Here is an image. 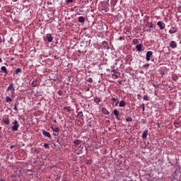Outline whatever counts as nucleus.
Listing matches in <instances>:
<instances>
[{
    "mask_svg": "<svg viewBox=\"0 0 181 181\" xmlns=\"http://www.w3.org/2000/svg\"><path fill=\"white\" fill-rule=\"evenodd\" d=\"M136 40H134V42H135V41L136 42Z\"/></svg>",
    "mask_w": 181,
    "mask_h": 181,
    "instance_id": "obj_45",
    "label": "nucleus"
},
{
    "mask_svg": "<svg viewBox=\"0 0 181 181\" xmlns=\"http://www.w3.org/2000/svg\"><path fill=\"white\" fill-rule=\"evenodd\" d=\"M149 28H150L151 29L153 28V24L151 23V24L149 25Z\"/></svg>",
    "mask_w": 181,
    "mask_h": 181,
    "instance_id": "obj_33",
    "label": "nucleus"
},
{
    "mask_svg": "<svg viewBox=\"0 0 181 181\" xmlns=\"http://www.w3.org/2000/svg\"><path fill=\"white\" fill-rule=\"evenodd\" d=\"M144 66L145 67H149V64H146Z\"/></svg>",
    "mask_w": 181,
    "mask_h": 181,
    "instance_id": "obj_35",
    "label": "nucleus"
},
{
    "mask_svg": "<svg viewBox=\"0 0 181 181\" xmlns=\"http://www.w3.org/2000/svg\"><path fill=\"white\" fill-rule=\"evenodd\" d=\"M113 114L116 117L117 119L119 121V112H118L117 110H114Z\"/></svg>",
    "mask_w": 181,
    "mask_h": 181,
    "instance_id": "obj_7",
    "label": "nucleus"
},
{
    "mask_svg": "<svg viewBox=\"0 0 181 181\" xmlns=\"http://www.w3.org/2000/svg\"><path fill=\"white\" fill-rule=\"evenodd\" d=\"M88 164H90V160H88Z\"/></svg>",
    "mask_w": 181,
    "mask_h": 181,
    "instance_id": "obj_40",
    "label": "nucleus"
},
{
    "mask_svg": "<svg viewBox=\"0 0 181 181\" xmlns=\"http://www.w3.org/2000/svg\"><path fill=\"white\" fill-rule=\"evenodd\" d=\"M6 91H11V97L13 98V94H15V87H13V83H11L8 87L7 88Z\"/></svg>",
    "mask_w": 181,
    "mask_h": 181,
    "instance_id": "obj_1",
    "label": "nucleus"
},
{
    "mask_svg": "<svg viewBox=\"0 0 181 181\" xmlns=\"http://www.w3.org/2000/svg\"><path fill=\"white\" fill-rule=\"evenodd\" d=\"M102 112H103V114H105V115H108V114H110L108 110L104 107L102 109Z\"/></svg>",
    "mask_w": 181,
    "mask_h": 181,
    "instance_id": "obj_19",
    "label": "nucleus"
},
{
    "mask_svg": "<svg viewBox=\"0 0 181 181\" xmlns=\"http://www.w3.org/2000/svg\"><path fill=\"white\" fill-rule=\"evenodd\" d=\"M4 123L6 124V125H9V117H6L3 119Z\"/></svg>",
    "mask_w": 181,
    "mask_h": 181,
    "instance_id": "obj_12",
    "label": "nucleus"
},
{
    "mask_svg": "<svg viewBox=\"0 0 181 181\" xmlns=\"http://www.w3.org/2000/svg\"><path fill=\"white\" fill-rule=\"evenodd\" d=\"M116 4H117V1H115V2H114V5H115Z\"/></svg>",
    "mask_w": 181,
    "mask_h": 181,
    "instance_id": "obj_43",
    "label": "nucleus"
},
{
    "mask_svg": "<svg viewBox=\"0 0 181 181\" xmlns=\"http://www.w3.org/2000/svg\"><path fill=\"white\" fill-rule=\"evenodd\" d=\"M0 63H2V59L0 58Z\"/></svg>",
    "mask_w": 181,
    "mask_h": 181,
    "instance_id": "obj_41",
    "label": "nucleus"
},
{
    "mask_svg": "<svg viewBox=\"0 0 181 181\" xmlns=\"http://www.w3.org/2000/svg\"><path fill=\"white\" fill-rule=\"evenodd\" d=\"M13 126L11 127L12 131H14L16 132L18 129H19V124L18 123V120H14L13 122Z\"/></svg>",
    "mask_w": 181,
    "mask_h": 181,
    "instance_id": "obj_2",
    "label": "nucleus"
},
{
    "mask_svg": "<svg viewBox=\"0 0 181 181\" xmlns=\"http://www.w3.org/2000/svg\"><path fill=\"white\" fill-rule=\"evenodd\" d=\"M31 86L33 87H36V86H37V79H35L33 81Z\"/></svg>",
    "mask_w": 181,
    "mask_h": 181,
    "instance_id": "obj_16",
    "label": "nucleus"
},
{
    "mask_svg": "<svg viewBox=\"0 0 181 181\" xmlns=\"http://www.w3.org/2000/svg\"><path fill=\"white\" fill-rule=\"evenodd\" d=\"M127 105V103L124 100H121L119 103V107H125Z\"/></svg>",
    "mask_w": 181,
    "mask_h": 181,
    "instance_id": "obj_14",
    "label": "nucleus"
},
{
    "mask_svg": "<svg viewBox=\"0 0 181 181\" xmlns=\"http://www.w3.org/2000/svg\"><path fill=\"white\" fill-rule=\"evenodd\" d=\"M113 76H115V78H118V76L115 75V74H112Z\"/></svg>",
    "mask_w": 181,
    "mask_h": 181,
    "instance_id": "obj_34",
    "label": "nucleus"
},
{
    "mask_svg": "<svg viewBox=\"0 0 181 181\" xmlns=\"http://www.w3.org/2000/svg\"><path fill=\"white\" fill-rule=\"evenodd\" d=\"M142 110H143V111H145V105H143Z\"/></svg>",
    "mask_w": 181,
    "mask_h": 181,
    "instance_id": "obj_36",
    "label": "nucleus"
},
{
    "mask_svg": "<svg viewBox=\"0 0 181 181\" xmlns=\"http://www.w3.org/2000/svg\"><path fill=\"white\" fill-rule=\"evenodd\" d=\"M74 144L77 148H81V141L78 139L74 141Z\"/></svg>",
    "mask_w": 181,
    "mask_h": 181,
    "instance_id": "obj_8",
    "label": "nucleus"
},
{
    "mask_svg": "<svg viewBox=\"0 0 181 181\" xmlns=\"http://www.w3.org/2000/svg\"><path fill=\"white\" fill-rule=\"evenodd\" d=\"M88 81L89 83H93V78H89L88 79Z\"/></svg>",
    "mask_w": 181,
    "mask_h": 181,
    "instance_id": "obj_28",
    "label": "nucleus"
},
{
    "mask_svg": "<svg viewBox=\"0 0 181 181\" xmlns=\"http://www.w3.org/2000/svg\"><path fill=\"white\" fill-rule=\"evenodd\" d=\"M105 12H108V8L104 9Z\"/></svg>",
    "mask_w": 181,
    "mask_h": 181,
    "instance_id": "obj_37",
    "label": "nucleus"
},
{
    "mask_svg": "<svg viewBox=\"0 0 181 181\" xmlns=\"http://www.w3.org/2000/svg\"><path fill=\"white\" fill-rule=\"evenodd\" d=\"M142 138L145 139L148 136V130H145L142 134Z\"/></svg>",
    "mask_w": 181,
    "mask_h": 181,
    "instance_id": "obj_15",
    "label": "nucleus"
},
{
    "mask_svg": "<svg viewBox=\"0 0 181 181\" xmlns=\"http://www.w3.org/2000/svg\"><path fill=\"white\" fill-rule=\"evenodd\" d=\"M176 32H177V29L175 28H171L169 30L170 35H173V33H176Z\"/></svg>",
    "mask_w": 181,
    "mask_h": 181,
    "instance_id": "obj_9",
    "label": "nucleus"
},
{
    "mask_svg": "<svg viewBox=\"0 0 181 181\" xmlns=\"http://www.w3.org/2000/svg\"><path fill=\"white\" fill-rule=\"evenodd\" d=\"M78 115H79L80 117H83V112H78Z\"/></svg>",
    "mask_w": 181,
    "mask_h": 181,
    "instance_id": "obj_31",
    "label": "nucleus"
},
{
    "mask_svg": "<svg viewBox=\"0 0 181 181\" xmlns=\"http://www.w3.org/2000/svg\"><path fill=\"white\" fill-rule=\"evenodd\" d=\"M157 26H158V28H160V29L161 30H163V29H165V28H166V25L164 23H163L162 21H158L157 23Z\"/></svg>",
    "mask_w": 181,
    "mask_h": 181,
    "instance_id": "obj_3",
    "label": "nucleus"
},
{
    "mask_svg": "<svg viewBox=\"0 0 181 181\" xmlns=\"http://www.w3.org/2000/svg\"><path fill=\"white\" fill-rule=\"evenodd\" d=\"M94 101L95 103H96V104H100V103L101 102V99L100 98H94Z\"/></svg>",
    "mask_w": 181,
    "mask_h": 181,
    "instance_id": "obj_18",
    "label": "nucleus"
},
{
    "mask_svg": "<svg viewBox=\"0 0 181 181\" xmlns=\"http://www.w3.org/2000/svg\"><path fill=\"white\" fill-rule=\"evenodd\" d=\"M71 2H73V0H66V3H67V4H70V3H71Z\"/></svg>",
    "mask_w": 181,
    "mask_h": 181,
    "instance_id": "obj_30",
    "label": "nucleus"
},
{
    "mask_svg": "<svg viewBox=\"0 0 181 181\" xmlns=\"http://www.w3.org/2000/svg\"><path fill=\"white\" fill-rule=\"evenodd\" d=\"M170 47L171 49H176L177 47V43L175 41H171L170 42Z\"/></svg>",
    "mask_w": 181,
    "mask_h": 181,
    "instance_id": "obj_5",
    "label": "nucleus"
},
{
    "mask_svg": "<svg viewBox=\"0 0 181 181\" xmlns=\"http://www.w3.org/2000/svg\"><path fill=\"white\" fill-rule=\"evenodd\" d=\"M136 49L137 52H142V45L141 44H139L136 46Z\"/></svg>",
    "mask_w": 181,
    "mask_h": 181,
    "instance_id": "obj_11",
    "label": "nucleus"
},
{
    "mask_svg": "<svg viewBox=\"0 0 181 181\" xmlns=\"http://www.w3.org/2000/svg\"><path fill=\"white\" fill-rule=\"evenodd\" d=\"M46 37L47 42H49V43L53 42V37H52V34H47Z\"/></svg>",
    "mask_w": 181,
    "mask_h": 181,
    "instance_id": "obj_6",
    "label": "nucleus"
},
{
    "mask_svg": "<svg viewBox=\"0 0 181 181\" xmlns=\"http://www.w3.org/2000/svg\"><path fill=\"white\" fill-rule=\"evenodd\" d=\"M0 181H6V180L1 179V180H0Z\"/></svg>",
    "mask_w": 181,
    "mask_h": 181,
    "instance_id": "obj_44",
    "label": "nucleus"
},
{
    "mask_svg": "<svg viewBox=\"0 0 181 181\" xmlns=\"http://www.w3.org/2000/svg\"><path fill=\"white\" fill-rule=\"evenodd\" d=\"M54 122H56V120H55V121H54Z\"/></svg>",
    "mask_w": 181,
    "mask_h": 181,
    "instance_id": "obj_48",
    "label": "nucleus"
},
{
    "mask_svg": "<svg viewBox=\"0 0 181 181\" xmlns=\"http://www.w3.org/2000/svg\"><path fill=\"white\" fill-rule=\"evenodd\" d=\"M11 149H13V146H10Z\"/></svg>",
    "mask_w": 181,
    "mask_h": 181,
    "instance_id": "obj_39",
    "label": "nucleus"
},
{
    "mask_svg": "<svg viewBox=\"0 0 181 181\" xmlns=\"http://www.w3.org/2000/svg\"><path fill=\"white\" fill-rule=\"evenodd\" d=\"M13 110H14L15 111H18V107H16V105H15Z\"/></svg>",
    "mask_w": 181,
    "mask_h": 181,
    "instance_id": "obj_32",
    "label": "nucleus"
},
{
    "mask_svg": "<svg viewBox=\"0 0 181 181\" xmlns=\"http://www.w3.org/2000/svg\"><path fill=\"white\" fill-rule=\"evenodd\" d=\"M65 110H66L67 112H70V107H65Z\"/></svg>",
    "mask_w": 181,
    "mask_h": 181,
    "instance_id": "obj_29",
    "label": "nucleus"
},
{
    "mask_svg": "<svg viewBox=\"0 0 181 181\" xmlns=\"http://www.w3.org/2000/svg\"><path fill=\"white\" fill-rule=\"evenodd\" d=\"M112 101H113V103H117L118 100L115 98H112Z\"/></svg>",
    "mask_w": 181,
    "mask_h": 181,
    "instance_id": "obj_27",
    "label": "nucleus"
},
{
    "mask_svg": "<svg viewBox=\"0 0 181 181\" xmlns=\"http://www.w3.org/2000/svg\"><path fill=\"white\" fill-rule=\"evenodd\" d=\"M21 71H22V69L21 68H18L16 70V74H18V73H21Z\"/></svg>",
    "mask_w": 181,
    "mask_h": 181,
    "instance_id": "obj_26",
    "label": "nucleus"
},
{
    "mask_svg": "<svg viewBox=\"0 0 181 181\" xmlns=\"http://www.w3.org/2000/svg\"><path fill=\"white\" fill-rule=\"evenodd\" d=\"M42 134H43L44 136H47V138H50V136H52L50 135V133H49V132H47L46 131H43Z\"/></svg>",
    "mask_w": 181,
    "mask_h": 181,
    "instance_id": "obj_13",
    "label": "nucleus"
},
{
    "mask_svg": "<svg viewBox=\"0 0 181 181\" xmlns=\"http://www.w3.org/2000/svg\"><path fill=\"white\" fill-rule=\"evenodd\" d=\"M144 101H149V96L148 95H144Z\"/></svg>",
    "mask_w": 181,
    "mask_h": 181,
    "instance_id": "obj_22",
    "label": "nucleus"
},
{
    "mask_svg": "<svg viewBox=\"0 0 181 181\" xmlns=\"http://www.w3.org/2000/svg\"><path fill=\"white\" fill-rule=\"evenodd\" d=\"M51 129H52L53 132H59V127H51Z\"/></svg>",
    "mask_w": 181,
    "mask_h": 181,
    "instance_id": "obj_20",
    "label": "nucleus"
},
{
    "mask_svg": "<svg viewBox=\"0 0 181 181\" xmlns=\"http://www.w3.org/2000/svg\"><path fill=\"white\" fill-rule=\"evenodd\" d=\"M1 71H4L5 74H8V70L6 69V66H1Z\"/></svg>",
    "mask_w": 181,
    "mask_h": 181,
    "instance_id": "obj_17",
    "label": "nucleus"
},
{
    "mask_svg": "<svg viewBox=\"0 0 181 181\" xmlns=\"http://www.w3.org/2000/svg\"><path fill=\"white\" fill-rule=\"evenodd\" d=\"M114 66H111V70L112 71V73H114V74H115V73H117V69H114Z\"/></svg>",
    "mask_w": 181,
    "mask_h": 181,
    "instance_id": "obj_24",
    "label": "nucleus"
},
{
    "mask_svg": "<svg viewBox=\"0 0 181 181\" xmlns=\"http://www.w3.org/2000/svg\"><path fill=\"white\" fill-rule=\"evenodd\" d=\"M118 103H119V102L117 101V102L116 103V104H115L116 106L118 105Z\"/></svg>",
    "mask_w": 181,
    "mask_h": 181,
    "instance_id": "obj_42",
    "label": "nucleus"
},
{
    "mask_svg": "<svg viewBox=\"0 0 181 181\" xmlns=\"http://www.w3.org/2000/svg\"><path fill=\"white\" fill-rule=\"evenodd\" d=\"M78 21L79 23H84V22H86V18H84L83 16H80L78 17Z\"/></svg>",
    "mask_w": 181,
    "mask_h": 181,
    "instance_id": "obj_10",
    "label": "nucleus"
},
{
    "mask_svg": "<svg viewBox=\"0 0 181 181\" xmlns=\"http://www.w3.org/2000/svg\"><path fill=\"white\" fill-rule=\"evenodd\" d=\"M152 54H153V52H152V51H148L146 52V60L147 62H149V60H151V57H152Z\"/></svg>",
    "mask_w": 181,
    "mask_h": 181,
    "instance_id": "obj_4",
    "label": "nucleus"
},
{
    "mask_svg": "<svg viewBox=\"0 0 181 181\" xmlns=\"http://www.w3.org/2000/svg\"><path fill=\"white\" fill-rule=\"evenodd\" d=\"M127 122H132V118L131 117H128L126 119Z\"/></svg>",
    "mask_w": 181,
    "mask_h": 181,
    "instance_id": "obj_23",
    "label": "nucleus"
},
{
    "mask_svg": "<svg viewBox=\"0 0 181 181\" xmlns=\"http://www.w3.org/2000/svg\"><path fill=\"white\" fill-rule=\"evenodd\" d=\"M12 101V98L7 96L6 98V103H11Z\"/></svg>",
    "mask_w": 181,
    "mask_h": 181,
    "instance_id": "obj_21",
    "label": "nucleus"
},
{
    "mask_svg": "<svg viewBox=\"0 0 181 181\" xmlns=\"http://www.w3.org/2000/svg\"><path fill=\"white\" fill-rule=\"evenodd\" d=\"M44 147L45 148V149H49L50 146H49V144H44Z\"/></svg>",
    "mask_w": 181,
    "mask_h": 181,
    "instance_id": "obj_25",
    "label": "nucleus"
},
{
    "mask_svg": "<svg viewBox=\"0 0 181 181\" xmlns=\"http://www.w3.org/2000/svg\"><path fill=\"white\" fill-rule=\"evenodd\" d=\"M119 83H121V81H119Z\"/></svg>",
    "mask_w": 181,
    "mask_h": 181,
    "instance_id": "obj_47",
    "label": "nucleus"
},
{
    "mask_svg": "<svg viewBox=\"0 0 181 181\" xmlns=\"http://www.w3.org/2000/svg\"><path fill=\"white\" fill-rule=\"evenodd\" d=\"M119 40H122V37H119Z\"/></svg>",
    "mask_w": 181,
    "mask_h": 181,
    "instance_id": "obj_38",
    "label": "nucleus"
},
{
    "mask_svg": "<svg viewBox=\"0 0 181 181\" xmlns=\"http://www.w3.org/2000/svg\"><path fill=\"white\" fill-rule=\"evenodd\" d=\"M138 97H141V95H138Z\"/></svg>",
    "mask_w": 181,
    "mask_h": 181,
    "instance_id": "obj_46",
    "label": "nucleus"
}]
</instances>
